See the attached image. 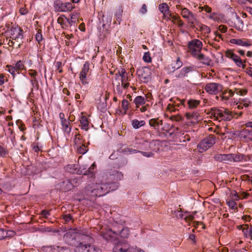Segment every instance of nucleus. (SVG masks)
Masks as SVG:
<instances>
[{"label":"nucleus","mask_w":252,"mask_h":252,"mask_svg":"<svg viewBox=\"0 0 252 252\" xmlns=\"http://www.w3.org/2000/svg\"><path fill=\"white\" fill-rule=\"evenodd\" d=\"M76 243L78 245L91 244L94 242L93 238L90 236V232L86 229L78 230L77 233Z\"/></svg>","instance_id":"3"},{"label":"nucleus","mask_w":252,"mask_h":252,"mask_svg":"<svg viewBox=\"0 0 252 252\" xmlns=\"http://www.w3.org/2000/svg\"><path fill=\"white\" fill-rule=\"evenodd\" d=\"M119 184L116 182L107 181L103 179L95 185H89L85 188L86 193L92 196H102L117 189Z\"/></svg>","instance_id":"1"},{"label":"nucleus","mask_w":252,"mask_h":252,"mask_svg":"<svg viewBox=\"0 0 252 252\" xmlns=\"http://www.w3.org/2000/svg\"><path fill=\"white\" fill-rule=\"evenodd\" d=\"M147 6L145 4H143L142 6V7L140 9V12L141 14H144L147 12Z\"/></svg>","instance_id":"57"},{"label":"nucleus","mask_w":252,"mask_h":252,"mask_svg":"<svg viewBox=\"0 0 252 252\" xmlns=\"http://www.w3.org/2000/svg\"><path fill=\"white\" fill-rule=\"evenodd\" d=\"M230 42L232 44H235L239 46L248 47L251 45L246 40L242 39H231L230 40Z\"/></svg>","instance_id":"21"},{"label":"nucleus","mask_w":252,"mask_h":252,"mask_svg":"<svg viewBox=\"0 0 252 252\" xmlns=\"http://www.w3.org/2000/svg\"><path fill=\"white\" fill-rule=\"evenodd\" d=\"M216 137L210 135L201 141L197 146V148L200 153H203L213 146L216 143Z\"/></svg>","instance_id":"4"},{"label":"nucleus","mask_w":252,"mask_h":252,"mask_svg":"<svg viewBox=\"0 0 252 252\" xmlns=\"http://www.w3.org/2000/svg\"><path fill=\"white\" fill-rule=\"evenodd\" d=\"M182 15L184 18L188 19L189 23L192 26L193 21L196 20L194 15L186 8L182 9Z\"/></svg>","instance_id":"15"},{"label":"nucleus","mask_w":252,"mask_h":252,"mask_svg":"<svg viewBox=\"0 0 252 252\" xmlns=\"http://www.w3.org/2000/svg\"><path fill=\"white\" fill-rule=\"evenodd\" d=\"M50 247L52 252H63L67 249L66 248L60 247L57 246H51Z\"/></svg>","instance_id":"33"},{"label":"nucleus","mask_w":252,"mask_h":252,"mask_svg":"<svg viewBox=\"0 0 252 252\" xmlns=\"http://www.w3.org/2000/svg\"><path fill=\"white\" fill-rule=\"evenodd\" d=\"M90 63L88 62H86L84 64L83 68L80 72L79 78L83 85L88 84L87 78V74L89 71Z\"/></svg>","instance_id":"12"},{"label":"nucleus","mask_w":252,"mask_h":252,"mask_svg":"<svg viewBox=\"0 0 252 252\" xmlns=\"http://www.w3.org/2000/svg\"><path fill=\"white\" fill-rule=\"evenodd\" d=\"M54 7L56 12H68L73 8L71 2H62L60 0H56L54 2Z\"/></svg>","instance_id":"6"},{"label":"nucleus","mask_w":252,"mask_h":252,"mask_svg":"<svg viewBox=\"0 0 252 252\" xmlns=\"http://www.w3.org/2000/svg\"><path fill=\"white\" fill-rule=\"evenodd\" d=\"M186 116L188 120H190L193 121H197L198 120V115L195 113H187Z\"/></svg>","instance_id":"34"},{"label":"nucleus","mask_w":252,"mask_h":252,"mask_svg":"<svg viewBox=\"0 0 252 252\" xmlns=\"http://www.w3.org/2000/svg\"><path fill=\"white\" fill-rule=\"evenodd\" d=\"M76 18V14H72L71 15V19H69L67 18L66 22L67 23V25L69 24L70 26H72L73 24H74L75 23V21L74 20Z\"/></svg>","instance_id":"38"},{"label":"nucleus","mask_w":252,"mask_h":252,"mask_svg":"<svg viewBox=\"0 0 252 252\" xmlns=\"http://www.w3.org/2000/svg\"><path fill=\"white\" fill-rule=\"evenodd\" d=\"M138 77L144 83L149 82L151 79V71L147 67H142L137 70Z\"/></svg>","instance_id":"8"},{"label":"nucleus","mask_w":252,"mask_h":252,"mask_svg":"<svg viewBox=\"0 0 252 252\" xmlns=\"http://www.w3.org/2000/svg\"><path fill=\"white\" fill-rule=\"evenodd\" d=\"M234 24L237 30L242 31L244 27V23L240 17L237 15H235V18L234 20Z\"/></svg>","instance_id":"22"},{"label":"nucleus","mask_w":252,"mask_h":252,"mask_svg":"<svg viewBox=\"0 0 252 252\" xmlns=\"http://www.w3.org/2000/svg\"><path fill=\"white\" fill-rule=\"evenodd\" d=\"M245 155L243 154H232L231 161L238 162L243 160L244 159Z\"/></svg>","instance_id":"28"},{"label":"nucleus","mask_w":252,"mask_h":252,"mask_svg":"<svg viewBox=\"0 0 252 252\" xmlns=\"http://www.w3.org/2000/svg\"><path fill=\"white\" fill-rule=\"evenodd\" d=\"M145 98L142 96H137L134 99L133 102L136 105V107H139V105H143L145 103Z\"/></svg>","instance_id":"27"},{"label":"nucleus","mask_w":252,"mask_h":252,"mask_svg":"<svg viewBox=\"0 0 252 252\" xmlns=\"http://www.w3.org/2000/svg\"><path fill=\"white\" fill-rule=\"evenodd\" d=\"M205 89V90L209 94H217L222 91V86L220 84L211 83L207 84L206 85Z\"/></svg>","instance_id":"10"},{"label":"nucleus","mask_w":252,"mask_h":252,"mask_svg":"<svg viewBox=\"0 0 252 252\" xmlns=\"http://www.w3.org/2000/svg\"><path fill=\"white\" fill-rule=\"evenodd\" d=\"M193 57L199 61L203 64L209 65L210 64L211 60L210 58L202 54L201 52L197 54H194Z\"/></svg>","instance_id":"17"},{"label":"nucleus","mask_w":252,"mask_h":252,"mask_svg":"<svg viewBox=\"0 0 252 252\" xmlns=\"http://www.w3.org/2000/svg\"><path fill=\"white\" fill-rule=\"evenodd\" d=\"M106 15L107 16L106 18V23L110 24L112 20V13L111 12H107V13L104 12L103 14V18H104Z\"/></svg>","instance_id":"37"},{"label":"nucleus","mask_w":252,"mask_h":252,"mask_svg":"<svg viewBox=\"0 0 252 252\" xmlns=\"http://www.w3.org/2000/svg\"><path fill=\"white\" fill-rule=\"evenodd\" d=\"M10 38L12 40L18 41L19 39H22L23 38V31L19 27H12L10 30Z\"/></svg>","instance_id":"11"},{"label":"nucleus","mask_w":252,"mask_h":252,"mask_svg":"<svg viewBox=\"0 0 252 252\" xmlns=\"http://www.w3.org/2000/svg\"><path fill=\"white\" fill-rule=\"evenodd\" d=\"M74 142L76 145L84 144L82 141V136L79 134H76L74 138Z\"/></svg>","instance_id":"36"},{"label":"nucleus","mask_w":252,"mask_h":252,"mask_svg":"<svg viewBox=\"0 0 252 252\" xmlns=\"http://www.w3.org/2000/svg\"><path fill=\"white\" fill-rule=\"evenodd\" d=\"M41 214L43 217L47 218L48 217V216L50 215V213L49 211H46L45 210H44L41 211Z\"/></svg>","instance_id":"59"},{"label":"nucleus","mask_w":252,"mask_h":252,"mask_svg":"<svg viewBox=\"0 0 252 252\" xmlns=\"http://www.w3.org/2000/svg\"><path fill=\"white\" fill-rule=\"evenodd\" d=\"M124 152L125 153H126V154H134V153H139V151L137 150L133 149L132 148H127L125 149V150L124 151Z\"/></svg>","instance_id":"43"},{"label":"nucleus","mask_w":252,"mask_h":252,"mask_svg":"<svg viewBox=\"0 0 252 252\" xmlns=\"http://www.w3.org/2000/svg\"><path fill=\"white\" fill-rule=\"evenodd\" d=\"M242 133H245V134L248 135L250 140H252V131H250L249 129H245L241 131Z\"/></svg>","instance_id":"48"},{"label":"nucleus","mask_w":252,"mask_h":252,"mask_svg":"<svg viewBox=\"0 0 252 252\" xmlns=\"http://www.w3.org/2000/svg\"><path fill=\"white\" fill-rule=\"evenodd\" d=\"M226 56L227 57L232 59L238 66L242 67L243 68L245 67L246 65L243 63L240 58L233 53L231 51H227Z\"/></svg>","instance_id":"13"},{"label":"nucleus","mask_w":252,"mask_h":252,"mask_svg":"<svg viewBox=\"0 0 252 252\" xmlns=\"http://www.w3.org/2000/svg\"><path fill=\"white\" fill-rule=\"evenodd\" d=\"M65 169L66 171L71 172V173H76L77 174H80V172H79V170H77V168L75 167V165H68L65 166Z\"/></svg>","instance_id":"31"},{"label":"nucleus","mask_w":252,"mask_h":252,"mask_svg":"<svg viewBox=\"0 0 252 252\" xmlns=\"http://www.w3.org/2000/svg\"><path fill=\"white\" fill-rule=\"evenodd\" d=\"M215 159L219 161H231L232 154H220L215 156Z\"/></svg>","instance_id":"19"},{"label":"nucleus","mask_w":252,"mask_h":252,"mask_svg":"<svg viewBox=\"0 0 252 252\" xmlns=\"http://www.w3.org/2000/svg\"><path fill=\"white\" fill-rule=\"evenodd\" d=\"M193 70V67H184L182 68L180 71L175 72V77L177 78H183L185 76H187V74L189 72Z\"/></svg>","instance_id":"16"},{"label":"nucleus","mask_w":252,"mask_h":252,"mask_svg":"<svg viewBox=\"0 0 252 252\" xmlns=\"http://www.w3.org/2000/svg\"><path fill=\"white\" fill-rule=\"evenodd\" d=\"M189 107L190 109L196 108L200 103V101L197 100L191 99L188 102Z\"/></svg>","instance_id":"32"},{"label":"nucleus","mask_w":252,"mask_h":252,"mask_svg":"<svg viewBox=\"0 0 252 252\" xmlns=\"http://www.w3.org/2000/svg\"><path fill=\"white\" fill-rule=\"evenodd\" d=\"M106 176L107 177V180L118 181L123 179V174L120 171L111 170L109 172H107Z\"/></svg>","instance_id":"14"},{"label":"nucleus","mask_w":252,"mask_h":252,"mask_svg":"<svg viewBox=\"0 0 252 252\" xmlns=\"http://www.w3.org/2000/svg\"><path fill=\"white\" fill-rule=\"evenodd\" d=\"M126 73V70L125 69H121V70L119 71V76L121 77V81L123 82V78L125 77V75Z\"/></svg>","instance_id":"54"},{"label":"nucleus","mask_w":252,"mask_h":252,"mask_svg":"<svg viewBox=\"0 0 252 252\" xmlns=\"http://www.w3.org/2000/svg\"><path fill=\"white\" fill-rule=\"evenodd\" d=\"M44 231L45 232H53L56 233L58 231L55 229H53L52 228L50 227H46L44 228Z\"/></svg>","instance_id":"58"},{"label":"nucleus","mask_w":252,"mask_h":252,"mask_svg":"<svg viewBox=\"0 0 252 252\" xmlns=\"http://www.w3.org/2000/svg\"><path fill=\"white\" fill-rule=\"evenodd\" d=\"M75 252H99L100 250L90 244L78 245L74 249Z\"/></svg>","instance_id":"9"},{"label":"nucleus","mask_w":252,"mask_h":252,"mask_svg":"<svg viewBox=\"0 0 252 252\" xmlns=\"http://www.w3.org/2000/svg\"><path fill=\"white\" fill-rule=\"evenodd\" d=\"M245 227H244L243 229V232L246 237H250L249 236V230L250 229L249 228V225L248 224H246L245 225Z\"/></svg>","instance_id":"45"},{"label":"nucleus","mask_w":252,"mask_h":252,"mask_svg":"<svg viewBox=\"0 0 252 252\" xmlns=\"http://www.w3.org/2000/svg\"><path fill=\"white\" fill-rule=\"evenodd\" d=\"M29 74L33 78H36V72L33 70H30L29 71Z\"/></svg>","instance_id":"64"},{"label":"nucleus","mask_w":252,"mask_h":252,"mask_svg":"<svg viewBox=\"0 0 252 252\" xmlns=\"http://www.w3.org/2000/svg\"><path fill=\"white\" fill-rule=\"evenodd\" d=\"M81 128L87 131L89 129V122L86 116H82L80 120Z\"/></svg>","instance_id":"24"},{"label":"nucleus","mask_w":252,"mask_h":252,"mask_svg":"<svg viewBox=\"0 0 252 252\" xmlns=\"http://www.w3.org/2000/svg\"><path fill=\"white\" fill-rule=\"evenodd\" d=\"M77 232L78 229H70L67 231L63 237L65 243L70 245H76Z\"/></svg>","instance_id":"7"},{"label":"nucleus","mask_w":252,"mask_h":252,"mask_svg":"<svg viewBox=\"0 0 252 252\" xmlns=\"http://www.w3.org/2000/svg\"><path fill=\"white\" fill-rule=\"evenodd\" d=\"M76 146L77 151L79 154L82 155L85 154L88 150L84 143L81 145H77Z\"/></svg>","instance_id":"30"},{"label":"nucleus","mask_w":252,"mask_h":252,"mask_svg":"<svg viewBox=\"0 0 252 252\" xmlns=\"http://www.w3.org/2000/svg\"><path fill=\"white\" fill-rule=\"evenodd\" d=\"M23 66L24 65L23 63L21 62V61H19L16 63L15 67L16 68L17 71H19V70L22 69Z\"/></svg>","instance_id":"51"},{"label":"nucleus","mask_w":252,"mask_h":252,"mask_svg":"<svg viewBox=\"0 0 252 252\" xmlns=\"http://www.w3.org/2000/svg\"><path fill=\"white\" fill-rule=\"evenodd\" d=\"M123 10L122 7L121 6H119L116 10V12L115 13V16L116 17L117 21L120 24L122 21V16L123 14Z\"/></svg>","instance_id":"26"},{"label":"nucleus","mask_w":252,"mask_h":252,"mask_svg":"<svg viewBox=\"0 0 252 252\" xmlns=\"http://www.w3.org/2000/svg\"><path fill=\"white\" fill-rule=\"evenodd\" d=\"M66 20L67 18L64 15H62L58 18L57 21L62 26V27L64 28V27L67 26Z\"/></svg>","instance_id":"29"},{"label":"nucleus","mask_w":252,"mask_h":252,"mask_svg":"<svg viewBox=\"0 0 252 252\" xmlns=\"http://www.w3.org/2000/svg\"><path fill=\"white\" fill-rule=\"evenodd\" d=\"M122 107L125 111H126L128 109V101L127 100L124 99L122 101Z\"/></svg>","instance_id":"52"},{"label":"nucleus","mask_w":252,"mask_h":252,"mask_svg":"<svg viewBox=\"0 0 252 252\" xmlns=\"http://www.w3.org/2000/svg\"><path fill=\"white\" fill-rule=\"evenodd\" d=\"M96 165L94 163H93L89 168L87 169L84 168L81 171L80 174L84 175H88L90 178H93L94 177V169L95 168Z\"/></svg>","instance_id":"18"},{"label":"nucleus","mask_w":252,"mask_h":252,"mask_svg":"<svg viewBox=\"0 0 252 252\" xmlns=\"http://www.w3.org/2000/svg\"><path fill=\"white\" fill-rule=\"evenodd\" d=\"M202 48V43L198 39H193L188 43L189 51L193 57L200 52Z\"/></svg>","instance_id":"5"},{"label":"nucleus","mask_w":252,"mask_h":252,"mask_svg":"<svg viewBox=\"0 0 252 252\" xmlns=\"http://www.w3.org/2000/svg\"><path fill=\"white\" fill-rule=\"evenodd\" d=\"M139 153H141V154L143 156H144L146 157H148V158L152 157L154 155L153 153L152 152H146L139 151Z\"/></svg>","instance_id":"49"},{"label":"nucleus","mask_w":252,"mask_h":252,"mask_svg":"<svg viewBox=\"0 0 252 252\" xmlns=\"http://www.w3.org/2000/svg\"><path fill=\"white\" fill-rule=\"evenodd\" d=\"M7 153V152L5 148L0 145V156L4 157L6 155Z\"/></svg>","instance_id":"50"},{"label":"nucleus","mask_w":252,"mask_h":252,"mask_svg":"<svg viewBox=\"0 0 252 252\" xmlns=\"http://www.w3.org/2000/svg\"><path fill=\"white\" fill-rule=\"evenodd\" d=\"M63 219L66 222H69L72 219V217L70 214H66L63 216Z\"/></svg>","instance_id":"62"},{"label":"nucleus","mask_w":252,"mask_h":252,"mask_svg":"<svg viewBox=\"0 0 252 252\" xmlns=\"http://www.w3.org/2000/svg\"><path fill=\"white\" fill-rule=\"evenodd\" d=\"M200 30L205 33H209L211 32L210 29L206 25H202L200 27Z\"/></svg>","instance_id":"47"},{"label":"nucleus","mask_w":252,"mask_h":252,"mask_svg":"<svg viewBox=\"0 0 252 252\" xmlns=\"http://www.w3.org/2000/svg\"><path fill=\"white\" fill-rule=\"evenodd\" d=\"M131 124L134 128L137 129L144 126L145 122L144 121H138L137 119H134L131 121Z\"/></svg>","instance_id":"25"},{"label":"nucleus","mask_w":252,"mask_h":252,"mask_svg":"<svg viewBox=\"0 0 252 252\" xmlns=\"http://www.w3.org/2000/svg\"><path fill=\"white\" fill-rule=\"evenodd\" d=\"M168 6L165 3H163L161 4H159L158 6L159 10L164 14L166 11H168Z\"/></svg>","instance_id":"35"},{"label":"nucleus","mask_w":252,"mask_h":252,"mask_svg":"<svg viewBox=\"0 0 252 252\" xmlns=\"http://www.w3.org/2000/svg\"><path fill=\"white\" fill-rule=\"evenodd\" d=\"M171 119L173 121L179 122L182 120V117L179 115H174L171 117Z\"/></svg>","instance_id":"55"},{"label":"nucleus","mask_w":252,"mask_h":252,"mask_svg":"<svg viewBox=\"0 0 252 252\" xmlns=\"http://www.w3.org/2000/svg\"><path fill=\"white\" fill-rule=\"evenodd\" d=\"M143 59L144 62L146 63H150L152 61L151 58L150 57V54L149 52H145L143 57Z\"/></svg>","instance_id":"41"},{"label":"nucleus","mask_w":252,"mask_h":252,"mask_svg":"<svg viewBox=\"0 0 252 252\" xmlns=\"http://www.w3.org/2000/svg\"><path fill=\"white\" fill-rule=\"evenodd\" d=\"M65 185L66 186V187L64 189L65 190H68L70 189L71 187V184L69 181L67 180L65 181H63L62 183L61 187H63Z\"/></svg>","instance_id":"42"},{"label":"nucleus","mask_w":252,"mask_h":252,"mask_svg":"<svg viewBox=\"0 0 252 252\" xmlns=\"http://www.w3.org/2000/svg\"><path fill=\"white\" fill-rule=\"evenodd\" d=\"M173 127V126L172 125L170 126L169 125L167 124V126H164V127L162 128V130H164L166 128H169L168 130H167V132L169 134V136L171 137L175 135V130H174L172 132L170 131L171 128Z\"/></svg>","instance_id":"40"},{"label":"nucleus","mask_w":252,"mask_h":252,"mask_svg":"<svg viewBox=\"0 0 252 252\" xmlns=\"http://www.w3.org/2000/svg\"><path fill=\"white\" fill-rule=\"evenodd\" d=\"M219 30L223 33L227 31V28L224 25H220L219 27Z\"/></svg>","instance_id":"61"},{"label":"nucleus","mask_w":252,"mask_h":252,"mask_svg":"<svg viewBox=\"0 0 252 252\" xmlns=\"http://www.w3.org/2000/svg\"><path fill=\"white\" fill-rule=\"evenodd\" d=\"M8 71L14 77L15 75V72H17L19 73V71H17L15 67H10L7 66Z\"/></svg>","instance_id":"46"},{"label":"nucleus","mask_w":252,"mask_h":252,"mask_svg":"<svg viewBox=\"0 0 252 252\" xmlns=\"http://www.w3.org/2000/svg\"><path fill=\"white\" fill-rule=\"evenodd\" d=\"M35 39L38 43L42 40V35L41 34V31L40 30H39L37 33L36 34Z\"/></svg>","instance_id":"44"},{"label":"nucleus","mask_w":252,"mask_h":252,"mask_svg":"<svg viewBox=\"0 0 252 252\" xmlns=\"http://www.w3.org/2000/svg\"><path fill=\"white\" fill-rule=\"evenodd\" d=\"M62 129L64 132L69 133L71 130V126L68 120H63L62 121Z\"/></svg>","instance_id":"23"},{"label":"nucleus","mask_w":252,"mask_h":252,"mask_svg":"<svg viewBox=\"0 0 252 252\" xmlns=\"http://www.w3.org/2000/svg\"><path fill=\"white\" fill-rule=\"evenodd\" d=\"M163 121L159 119H151L149 120V125L155 129L158 130L159 126L162 125Z\"/></svg>","instance_id":"20"},{"label":"nucleus","mask_w":252,"mask_h":252,"mask_svg":"<svg viewBox=\"0 0 252 252\" xmlns=\"http://www.w3.org/2000/svg\"><path fill=\"white\" fill-rule=\"evenodd\" d=\"M129 250L128 249L126 248H119V246H118V249H117V251L116 252H128Z\"/></svg>","instance_id":"63"},{"label":"nucleus","mask_w":252,"mask_h":252,"mask_svg":"<svg viewBox=\"0 0 252 252\" xmlns=\"http://www.w3.org/2000/svg\"><path fill=\"white\" fill-rule=\"evenodd\" d=\"M100 235L103 237V238L105 239H108L109 237H111V234L105 233L103 232H100Z\"/></svg>","instance_id":"60"},{"label":"nucleus","mask_w":252,"mask_h":252,"mask_svg":"<svg viewBox=\"0 0 252 252\" xmlns=\"http://www.w3.org/2000/svg\"><path fill=\"white\" fill-rule=\"evenodd\" d=\"M211 114L214 117L215 120L221 121H230L233 117L232 112L225 109L224 111L216 108L211 109Z\"/></svg>","instance_id":"2"},{"label":"nucleus","mask_w":252,"mask_h":252,"mask_svg":"<svg viewBox=\"0 0 252 252\" xmlns=\"http://www.w3.org/2000/svg\"><path fill=\"white\" fill-rule=\"evenodd\" d=\"M116 91L118 94H121L123 92L122 86H120V83L117 85L116 88Z\"/></svg>","instance_id":"56"},{"label":"nucleus","mask_w":252,"mask_h":252,"mask_svg":"<svg viewBox=\"0 0 252 252\" xmlns=\"http://www.w3.org/2000/svg\"><path fill=\"white\" fill-rule=\"evenodd\" d=\"M32 148L33 150L36 153H38L41 150V147L39 146L38 143L32 144Z\"/></svg>","instance_id":"53"},{"label":"nucleus","mask_w":252,"mask_h":252,"mask_svg":"<svg viewBox=\"0 0 252 252\" xmlns=\"http://www.w3.org/2000/svg\"><path fill=\"white\" fill-rule=\"evenodd\" d=\"M120 234L122 237L126 238L129 235V229L127 228H123L120 232Z\"/></svg>","instance_id":"39"}]
</instances>
